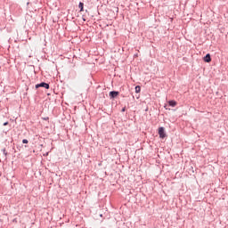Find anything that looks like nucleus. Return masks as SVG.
<instances>
[{"mask_svg": "<svg viewBox=\"0 0 228 228\" xmlns=\"http://www.w3.org/2000/svg\"><path fill=\"white\" fill-rule=\"evenodd\" d=\"M159 138H167V133H165V127L163 126L159 127Z\"/></svg>", "mask_w": 228, "mask_h": 228, "instance_id": "f257e3e1", "label": "nucleus"}, {"mask_svg": "<svg viewBox=\"0 0 228 228\" xmlns=\"http://www.w3.org/2000/svg\"><path fill=\"white\" fill-rule=\"evenodd\" d=\"M40 87L46 88V90H49V84L43 82L36 86V88H40Z\"/></svg>", "mask_w": 228, "mask_h": 228, "instance_id": "f03ea898", "label": "nucleus"}, {"mask_svg": "<svg viewBox=\"0 0 228 228\" xmlns=\"http://www.w3.org/2000/svg\"><path fill=\"white\" fill-rule=\"evenodd\" d=\"M118 92L117 91H111L110 93V97H111V99H115V97H118Z\"/></svg>", "mask_w": 228, "mask_h": 228, "instance_id": "7ed1b4c3", "label": "nucleus"}, {"mask_svg": "<svg viewBox=\"0 0 228 228\" xmlns=\"http://www.w3.org/2000/svg\"><path fill=\"white\" fill-rule=\"evenodd\" d=\"M204 61H206V63H210L211 61V55L209 53H208L205 57H204Z\"/></svg>", "mask_w": 228, "mask_h": 228, "instance_id": "20e7f679", "label": "nucleus"}, {"mask_svg": "<svg viewBox=\"0 0 228 228\" xmlns=\"http://www.w3.org/2000/svg\"><path fill=\"white\" fill-rule=\"evenodd\" d=\"M169 106H171L172 108H175V106H177V102L172 100L168 102Z\"/></svg>", "mask_w": 228, "mask_h": 228, "instance_id": "39448f33", "label": "nucleus"}, {"mask_svg": "<svg viewBox=\"0 0 228 228\" xmlns=\"http://www.w3.org/2000/svg\"><path fill=\"white\" fill-rule=\"evenodd\" d=\"M78 8L80 9V12H83L85 8V4H83V2H80L78 4Z\"/></svg>", "mask_w": 228, "mask_h": 228, "instance_id": "423d86ee", "label": "nucleus"}, {"mask_svg": "<svg viewBox=\"0 0 228 228\" xmlns=\"http://www.w3.org/2000/svg\"><path fill=\"white\" fill-rule=\"evenodd\" d=\"M142 92V87L140 86H135V94H140Z\"/></svg>", "mask_w": 228, "mask_h": 228, "instance_id": "0eeeda50", "label": "nucleus"}, {"mask_svg": "<svg viewBox=\"0 0 228 228\" xmlns=\"http://www.w3.org/2000/svg\"><path fill=\"white\" fill-rule=\"evenodd\" d=\"M22 143H28V141L27 139H23Z\"/></svg>", "mask_w": 228, "mask_h": 228, "instance_id": "6e6552de", "label": "nucleus"}, {"mask_svg": "<svg viewBox=\"0 0 228 228\" xmlns=\"http://www.w3.org/2000/svg\"><path fill=\"white\" fill-rule=\"evenodd\" d=\"M4 126H8V122L4 123Z\"/></svg>", "mask_w": 228, "mask_h": 228, "instance_id": "1a4fd4ad", "label": "nucleus"}, {"mask_svg": "<svg viewBox=\"0 0 228 228\" xmlns=\"http://www.w3.org/2000/svg\"><path fill=\"white\" fill-rule=\"evenodd\" d=\"M122 111H126V109H123Z\"/></svg>", "mask_w": 228, "mask_h": 228, "instance_id": "9d476101", "label": "nucleus"}]
</instances>
